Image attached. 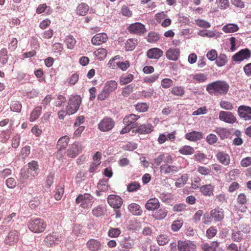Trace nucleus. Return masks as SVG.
I'll use <instances>...</instances> for the list:
<instances>
[{
  "label": "nucleus",
  "mask_w": 251,
  "mask_h": 251,
  "mask_svg": "<svg viewBox=\"0 0 251 251\" xmlns=\"http://www.w3.org/2000/svg\"><path fill=\"white\" fill-rule=\"evenodd\" d=\"M27 226L32 232L40 233L45 231L47 227V223L44 219L41 218H31L28 221Z\"/></svg>",
  "instance_id": "f257e3e1"
},
{
  "label": "nucleus",
  "mask_w": 251,
  "mask_h": 251,
  "mask_svg": "<svg viewBox=\"0 0 251 251\" xmlns=\"http://www.w3.org/2000/svg\"><path fill=\"white\" fill-rule=\"evenodd\" d=\"M229 89V85L225 81H217L208 84L206 87L207 91L210 94L217 92L220 94H226Z\"/></svg>",
  "instance_id": "f03ea898"
},
{
  "label": "nucleus",
  "mask_w": 251,
  "mask_h": 251,
  "mask_svg": "<svg viewBox=\"0 0 251 251\" xmlns=\"http://www.w3.org/2000/svg\"><path fill=\"white\" fill-rule=\"evenodd\" d=\"M94 201L93 196L89 193L80 194L75 199L76 204H80V206L82 208L86 209L91 207Z\"/></svg>",
  "instance_id": "7ed1b4c3"
},
{
  "label": "nucleus",
  "mask_w": 251,
  "mask_h": 251,
  "mask_svg": "<svg viewBox=\"0 0 251 251\" xmlns=\"http://www.w3.org/2000/svg\"><path fill=\"white\" fill-rule=\"evenodd\" d=\"M81 102V99L79 96L71 97L69 100L68 105L66 107L68 115H72L77 111Z\"/></svg>",
  "instance_id": "20e7f679"
},
{
  "label": "nucleus",
  "mask_w": 251,
  "mask_h": 251,
  "mask_svg": "<svg viewBox=\"0 0 251 251\" xmlns=\"http://www.w3.org/2000/svg\"><path fill=\"white\" fill-rule=\"evenodd\" d=\"M115 125V122L112 118L105 117L98 124V128L102 132H108L111 130Z\"/></svg>",
  "instance_id": "39448f33"
},
{
  "label": "nucleus",
  "mask_w": 251,
  "mask_h": 251,
  "mask_svg": "<svg viewBox=\"0 0 251 251\" xmlns=\"http://www.w3.org/2000/svg\"><path fill=\"white\" fill-rule=\"evenodd\" d=\"M237 203L234 207L236 211L241 212H246L247 210V206L246 205L248 202V198L246 195L244 193H240L236 199Z\"/></svg>",
  "instance_id": "423d86ee"
},
{
  "label": "nucleus",
  "mask_w": 251,
  "mask_h": 251,
  "mask_svg": "<svg viewBox=\"0 0 251 251\" xmlns=\"http://www.w3.org/2000/svg\"><path fill=\"white\" fill-rule=\"evenodd\" d=\"M251 51L247 48L241 50L232 57L233 61L240 62L244 60H248L251 58Z\"/></svg>",
  "instance_id": "0eeeda50"
},
{
  "label": "nucleus",
  "mask_w": 251,
  "mask_h": 251,
  "mask_svg": "<svg viewBox=\"0 0 251 251\" xmlns=\"http://www.w3.org/2000/svg\"><path fill=\"white\" fill-rule=\"evenodd\" d=\"M82 146L78 142H75L67 150L66 153L69 157L73 158L76 156L82 151Z\"/></svg>",
  "instance_id": "6e6552de"
},
{
  "label": "nucleus",
  "mask_w": 251,
  "mask_h": 251,
  "mask_svg": "<svg viewBox=\"0 0 251 251\" xmlns=\"http://www.w3.org/2000/svg\"><path fill=\"white\" fill-rule=\"evenodd\" d=\"M219 118L221 121L226 123L233 124L237 121V119L234 115L228 111H221L219 113Z\"/></svg>",
  "instance_id": "1a4fd4ad"
},
{
  "label": "nucleus",
  "mask_w": 251,
  "mask_h": 251,
  "mask_svg": "<svg viewBox=\"0 0 251 251\" xmlns=\"http://www.w3.org/2000/svg\"><path fill=\"white\" fill-rule=\"evenodd\" d=\"M239 116L245 121L251 120V107L246 105H240L238 108Z\"/></svg>",
  "instance_id": "9d476101"
},
{
  "label": "nucleus",
  "mask_w": 251,
  "mask_h": 251,
  "mask_svg": "<svg viewBox=\"0 0 251 251\" xmlns=\"http://www.w3.org/2000/svg\"><path fill=\"white\" fill-rule=\"evenodd\" d=\"M177 247L179 251H190L196 249V245L190 240L178 241Z\"/></svg>",
  "instance_id": "9b49d317"
},
{
  "label": "nucleus",
  "mask_w": 251,
  "mask_h": 251,
  "mask_svg": "<svg viewBox=\"0 0 251 251\" xmlns=\"http://www.w3.org/2000/svg\"><path fill=\"white\" fill-rule=\"evenodd\" d=\"M108 204L113 208L118 209L122 206L123 201L119 196L110 195L107 198Z\"/></svg>",
  "instance_id": "f8f14e48"
},
{
  "label": "nucleus",
  "mask_w": 251,
  "mask_h": 251,
  "mask_svg": "<svg viewBox=\"0 0 251 251\" xmlns=\"http://www.w3.org/2000/svg\"><path fill=\"white\" fill-rule=\"evenodd\" d=\"M127 29L131 33L142 34L146 32L145 25L140 23H135L129 25Z\"/></svg>",
  "instance_id": "ddd939ff"
},
{
  "label": "nucleus",
  "mask_w": 251,
  "mask_h": 251,
  "mask_svg": "<svg viewBox=\"0 0 251 251\" xmlns=\"http://www.w3.org/2000/svg\"><path fill=\"white\" fill-rule=\"evenodd\" d=\"M19 240V234L17 230H12L9 231L5 239L6 244L9 246L15 245Z\"/></svg>",
  "instance_id": "4468645a"
},
{
  "label": "nucleus",
  "mask_w": 251,
  "mask_h": 251,
  "mask_svg": "<svg viewBox=\"0 0 251 251\" xmlns=\"http://www.w3.org/2000/svg\"><path fill=\"white\" fill-rule=\"evenodd\" d=\"M182 167L180 166H176L175 165H168L165 164L160 167V172L164 174H174L182 169Z\"/></svg>",
  "instance_id": "2eb2a0df"
},
{
  "label": "nucleus",
  "mask_w": 251,
  "mask_h": 251,
  "mask_svg": "<svg viewBox=\"0 0 251 251\" xmlns=\"http://www.w3.org/2000/svg\"><path fill=\"white\" fill-rule=\"evenodd\" d=\"M108 40V36L105 33L96 34L91 39L92 44L95 46H100L105 43Z\"/></svg>",
  "instance_id": "dca6fc26"
},
{
  "label": "nucleus",
  "mask_w": 251,
  "mask_h": 251,
  "mask_svg": "<svg viewBox=\"0 0 251 251\" xmlns=\"http://www.w3.org/2000/svg\"><path fill=\"white\" fill-rule=\"evenodd\" d=\"M216 157L219 162L225 166H227L230 163V156L228 153L224 151H219Z\"/></svg>",
  "instance_id": "f3484780"
},
{
  "label": "nucleus",
  "mask_w": 251,
  "mask_h": 251,
  "mask_svg": "<svg viewBox=\"0 0 251 251\" xmlns=\"http://www.w3.org/2000/svg\"><path fill=\"white\" fill-rule=\"evenodd\" d=\"M58 238L56 234L54 233L52 234L48 235L44 239V244L47 247H53L57 244Z\"/></svg>",
  "instance_id": "a211bd4d"
},
{
  "label": "nucleus",
  "mask_w": 251,
  "mask_h": 251,
  "mask_svg": "<svg viewBox=\"0 0 251 251\" xmlns=\"http://www.w3.org/2000/svg\"><path fill=\"white\" fill-rule=\"evenodd\" d=\"M86 246L88 249L91 251H98L101 249L100 242L95 239L89 240L86 243Z\"/></svg>",
  "instance_id": "6ab92c4d"
},
{
  "label": "nucleus",
  "mask_w": 251,
  "mask_h": 251,
  "mask_svg": "<svg viewBox=\"0 0 251 251\" xmlns=\"http://www.w3.org/2000/svg\"><path fill=\"white\" fill-rule=\"evenodd\" d=\"M153 127L151 124L141 125L136 129L132 130V132L142 134H149L153 130Z\"/></svg>",
  "instance_id": "aec40b11"
},
{
  "label": "nucleus",
  "mask_w": 251,
  "mask_h": 251,
  "mask_svg": "<svg viewBox=\"0 0 251 251\" xmlns=\"http://www.w3.org/2000/svg\"><path fill=\"white\" fill-rule=\"evenodd\" d=\"M180 50L176 48H171L166 52V56L169 60L176 61L179 56Z\"/></svg>",
  "instance_id": "412c9836"
},
{
  "label": "nucleus",
  "mask_w": 251,
  "mask_h": 251,
  "mask_svg": "<svg viewBox=\"0 0 251 251\" xmlns=\"http://www.w3.org/2000/svg\"><path fill=\"white\" fill-rule=\"evenodd\" d=\"M203 138V134L201 132L193 131L185 135V138L190 141L195 142Z\"/></svg>",
  "instance_id": "4be33fe9"
},
{
  "label": "nucleus",
  "mask_w": 251,
  "mask_h": 251,
  "mask_svg": "<svg viewBox=\"0 0 251 251\" xmlns=\"http://www.w3.org/2000/svg\"><path fill=\"white\" fill-rule=\"evenodd\" d=\"M70 140L68 136H64L61 137L57 142V148L59 151L64 150L67 146Z\"/></svg>",
  "instance_id": "5701e85b"
},
{
  "label": "nucleus",
  "mask_w": 251,
  "mask_h": 251,
  "mask_svg": "<svg viewBox=\"0 0 251 251\" xmlns=\"http://www.w3.org/2000/svg\"><path fill=\"white\" fill-rule=\"evenodd\" d=\"M210 215L215 221L220 222L224 218V212L222 209H214L211 211Z\"/></svg>",
  "instance_id": "b1692460"
},
{
  "label": "nucleus",
  "mask_w": 251,
  "mask_h": 251,
  "mask_svg": "<svg viewBox=\"0 0 251 251\" xmlns=\"http://www.w3.org/2000/svg\"><path fill=\"white\" fill-rule=\"evenodd\" d=\"M42 107L41 106H37L35 107L30 113L29 120L30 122H34L36 121L41 114Z\"/></svg>",
  "instance_id": "393cba45"
},
{
  "label": "nucleus",
  "mask_w": 251,
  "mask_h": 251,
  "mask_svg": "<svg viewBox=\"0 0 251 251\" xmlns=\"http://www.w3.org/2000/svg\"><path fill=\"white\" fill-rule=\"evenodd\" d=\"M128 208L129 211L134 215L140 216L143 212L140 206L135 203H132L130 204L128 206Z\"/></svg>",
  "instance_id": "a878e982"
},
{
  "label": "nucleus",
  "mask_w": 251,
  "mask_h": 251,
  "mask_svg": "<svg viewBox=\"0 0 251 251\" xmlns=\"http://www.w3.org/2000/svg\"><path fill=\"white\" fill-rule=\"evenodd\" d=\"M200 191L204 196H212L213 195L214 186L210 184L203 185L200 187Z\"/></svg>",
  "instance_id": "bb28decb"
},
{
  "label": "nucleus",
  "mask_w": 251,
  "mask_h": 251,
  "mask_svg": "<svg viewBox=\"0 0 251 251\" xmlns=\"http://www.w3.org/2000/svg\"><path fill=\"white\" fill-rule=\"evenodd\" d=\"M139 118V116L131 114L124 118L123 123L126 125L130 126L132 124H134Z\"/></svg>",
  "instance_id": "cd10ccee"
},
{
  "label": "nucleus",
  "mask_w": 251,
  "mask_h": 251,
  "mask_svg": "<svg viewBox=\"0 0 251 251\" xmlns=\"http://www.w3.org/2000/svg\"><path fill=\"white\" fill-rule=\"evenodd\" d=\"M89 9V6L86 3L82 2L77 7L76 12L80 16H84L88 13Z\"/></svg>",
  "instance_id": "c85d7f7f"
},
{
  "label": "nucleus",
  "mask_w": 251,
  "mask_h": 251,
  "mask_svg": "<svg viewBox=\"0 0 251 251\" xmlns=\"http://www.w3.org/2000/svg\"><path fill=\"white\" fill-rule=\"evenodd\" d=\"M239 29L238 25L235 24H228L222 27V30L227 33L236 32Z\"/></svg>",
  "instance_id": "c756f323"
},
{
  "label": "nucleus",
  "mask_w": 251,
  "mask_h": 251,
  "mask_svg": "<svg viewBox=\"0 0 251 251\" xmlns=\"http://www.w3.org/2000/svg\"><path fill=\"white\" fill-rule=\"evenodd\" d=\"M219 245V243L217 241L212 242L210 244L206 243L201 245V249L204 251H215Z\"/></svg>",
  "instance_id": "7c9ffc66"
},
{
  "label": "nucleus",
  "mask_w": 251,
  "mask_h": 251,
  "mask_svg": "<svg viewBox=\"0 0 251 251\" xmlns=\"http://www.w3.org/2000/svg\"><path fill=\"white\" fill-rule=\"evenodd\" d=\"M145 208L149 211H154L157 209V199H149L145 204Z\"/></svg>",
  "instance_id": "2f4dec72"
},
{
  "label": "nucleus",
  "mask_w": 251,
  "mask_h": 251,
  "mask_svg": "<svg viewBox=\"0 0 251 251\" xmlns=\"http://www.w3.org/2000/svg\"><path fill=\"white\" fill-rule=\"evenodd\" d=\"M118 83L115 80L107 81L104 84L105 88L110 93L117 89Z\"/></svg>",
  "instance_id": "473e14b6"
},
{
  "label": "nucleus",
  "mask_w": 251,
  "mask_h": 251,
  "mask_svg": "<svg viewBox=\"0 0 251 251\" xmlns=\"http://www.w3.org/2000/svg\"><path fill=\"white\" fill-rule=\"evenodd\" d=\"M228 59L226 55L224 53H220L216 60V64L218 67L225 66L227 62Z\"/></svg>",
  "instance_id": "72a5a7b5"
},
{
  "label": "nucleus",
  "mask_w": 251,
  "mask_h": 251,
  "mask_svg": "<svg viewBox=\"0 0 251 251\" xmlns=\"http://www.w3.org/2000/svg\"><path fill=\"white\" fill-rule=\"evenodd\" d=\"M188 175L187 174L182 175L180 178H178L175 182L176 187L181 188L184 186L188 180Z\"/></svg>",
  "instance_id": "f704fd0d"
},
{
  "label": "nucleus",
  "mask_w": 251,
  "mask_h": 251,
  "mask_svg": "<svg viewBox=\"0 0 251 251\" xmlns=\"http://www.w3.org/2000/svg\"><path fill=\"white\" fill-rule=\"evenodd\" d=\"M98 189L102 192H106L110 188L108 179H101L98 184Z\"/></svg>",
  "instance_id": "c9c22d12"
},
{
  "label": "nucleus",
  "mask_w": 251,
  "mask_h": 251,
  "mask_svg": "<svg viewBox=\"0 0 251 251\" xmlns=\"http://www.w3.org/2000/svg\"><path fill=\"white\" fill-rule=\"evenodd\" d=\"M94 54L97 59L103 60L107 56V51L103 48H100L94 51Z\"/></svg>",
  "instance_id": "e433bc0d"
},
{
  "label": "nucleus",
  "mask_w": 251,
  "mask_h": 251,
  "mask_svg": "<svg viewBox=\"0 0 251 251\" xmlns=\"http://www.w3.org/2000/svg\"><path fill=\"white\" fill-rule=\"evenodd\" d=\"M171 93L176 96L182 97L185 94L184 88L180 86H174L172 88Z\"/></svg>",
  "instance_id": "4c0bfd02"
},
{
  "label": "nucleus",
  "mask_w": 251,
  "mask_h": 251,
  "mask_svg": "<svg viewBox=\"0 0 251 251\" xmlns=\"http://www.w3.org/2000/svg\"><path fill=\"white\" fill-rule=\"evenodd\" d=\"M194 148L190 146H184L180 148L178 152L183 155H191L194 153Z\"/></svg>",
  "instance_id": "58836bf2"
},
{
  "label": "nucleus",
  "mask_w": 251,
  "mask_h": 251,
  "mask_svg": "<svg viewBox=\"0 0 251 251\" xmlns=\"http://www.w3.org/2000/svg\"><path fill=\"white\" fill-rule=\"evenodd\" d=\"M172 161V156L168 153H164L158 156V164L163 161L166 163H171Z\"/></svg>",
  "instance_id": "ea45409f"
},
{
  "label": "nucleus",
  "mask_w": 251,
  "mask_h": 251,
  "mask_svg": "<svg viewBox=\"0 0 251 251\" xmlns=\"http://www.w3.org/2000/svg\"><path fill=\"white\" fill-rule=\"evenodd\" d=\"M65 42L68 49H73L75 46L76 40L72 35H68L66 37Z\"/></svg>",
  "instance_id": "a19ab883"
},
{
  "label": "nucleus",
  "mask_w": 251,
  "mask_h": 251,
  "mask_svg": "<svg viewBox=\"0 0 251 251\" xmlns=\"http://www.w3.org/2000/svg\"><path fill=\"white\" fill-rule=\"evenodd\" d=\"M134 78L133 75L129 74L126 75H123L120 78V84L121 85L126 84L131 82Z\"/></svg>",
  "instance_id": "79ce46f5"
},
{
  "label": "nucleus",
  "mask_w": 251,
  "mask_h": 251,
  "mask_svg": "<svg viewBox=\"0 0 251 251\" xmlns=\"http://www.w3.org/2000/svg\"><path fill=\"white\" fill-rule=\"evenodd\" d=\"M137 44V40L135 39H128L125 44V49L126 50H132L135 49Z\"/></svg>",
  "instance_id": "37998d69"
},
{
  "label": "nucleus",
  "mask_w": 251,
  "mask_h": 251,
  "mask_svg": "<svg viewBox=\"0 0 251 251\" xmlns=\"http://www.w3.org/2000/svg\"><path fill=\"white\" fill-rule=\"evenodd\" d=\"M190 77L199 83L204 82L207 79L206 75L202 73L192 75Z\"/></svg>",
  "instance_id": "c03bdc74"
},
{
  "label": "nucleus",
  "mask_w": 251,
  "mask_h": 251,
  "mask_svg": "<svg viewBox=\"0 0 251 251\" xmlns=\"http://www.w3.org/2000/svg\"><path fill=\"white\" fill-rule=\"evenodd\" d=\"M8 51L6 49L3 48L0 50V62L4 65L5 64L8 60Z\"/></svg>",
  "instance_id": "a18cd8bd"
},
{
  "label": "nucleus",
  "mask_w": 251,
  "mask_h": 251,
  "mask_svg": "<svg viewBox=\"0 0 251 251\" xmlns=\"http://www.w3.org/2000/svg\"><path fill=\"white\" fill-rule=\"evenodd\" d=\"M220 107L226 110H232L234 108L233 104L230 101L222 100L220 102Z\"/></svg>",
  "instance_id": "49530a36"
},
{
  "label": "nucleus",
  "mask_w": 251,
  "mask_h": 251,
  "mask_svg": "<svg viewBox=\"0 0 251 251\" xmlns=\"http://www.w3.org/2000/svg\"><path fill=\"white\" fill-rule=\"evenodd\" d=\"M121 230L118 228L110 227L108 232V235L110 237L116 238L121 234Z\"/></svg>",
  "instance_id": "de8ad7c7"
},
{
  "label": "nucleus",
  "mask_w": 251,
  "mask_h": 251,
  "mask_svg": "<svg viewBox=\"0 0 251 251\" xmlns=\"http://www.w3.org/2000/svg\"><path fill=\"white\" fill-rule=\"evenodd\" d=\"M183 221L182 220H177L173 222L171 225V229L174 231H177L182 227Z\"/></svg>",
  "instance_id": "09e8293b"
},
{
  "label": "nucleus",
  "mask_w": 251,
  "mask_h": 251,
  "mask_svg": "<svg viewBox=\"0 0 251 251\" xmlns=\"http://www.w3.org/2000/svg\"><path fill=\"white\" fill-rule=\"evenodd\" d=\"M64 193V188L62 186H58L55 190L54 198L57 201H59L61 199Z\"/></svg>",
  "instance_id": "8fccbe9b"
},
{
  "label": "nucleus",
  "mask_w": 251,
  "mask_h": 251,
  "mask_svg": "<svg viewBox=\"0 0 251 251\" xmlns=\"http://www.w3.org/2000/svg\"><path fill=\"white\" fill-rule=\"evenodd\" d=\"M216 3L220 9H226L229 6L228 0H216Z\"/></svg>",
  "instance_id": "3c124183"
},
{
  "label": "nucleus",
  "mask_w": 251,
  "mask_h": 251,
  "mask_svg": "<svg viewBox=\"0 0 251 251\" xmlns=\"http://www.w3.org/2000/svg\"><path fill=\"white\" fill-rule=\"evenodd\" d=\"M92 213L94 216L98 217L104 214V210L101 206L99 205L93 209Z\"/></svg>",
  "instance_id": "603ef678"
},
{
  "label": "nucleus",
  "mask_w": 251,
  "mask_h": 251,
  "mask_svg": "<svg viewBox=\"0 0 251 251\" xmlns=\"http://www.w3.org/2000/svg\"><path fill=\"white\" fill-rule=\"evenodd\" d=\"M41 204V198L38 197L33 198L29 201V206L31 209H35Z\"/></svg>",
  "instance_id": "864d4df0"
},
{
  "label": "nucleus",
  "mask_w": 251,
  "mask_h": 251,
  "mask_svg": "<svg viewBox=\"0 0 251 251\" xmlns=\"http://www.w3.org/2000/svg\"><path fill=\"white\" fill-rule=\"evenodd\" d=\"M10 107L11 111L19 112L22 109V104L17 101H12Z\"/></svg>",
  "instance_id": "5fc2aeb1"
},
{
  "label": "nucleus",
  "mask_w": 251,
  "mask_h": 251,
  "mask_svg": "<svg viewBox=\"0 0 251 251\" xmlns=\"http://www.w3.org/2000/svg\"><path fill=\"white\" fill-rule=\"evenodd\" d=\"M140 184L136 181L133 182L127 185V190L129 192H134L139 189L140 188Z\"/></svg>",
  "instance_id": "6e6d98bb"
},
{
  "label": "nucleus",
  "mask_w": 251,
  "mask_h": 251,
  "mask_svg": "<svg viewBox=\"0 0 251 251\" xmlns=\"http://www.w3.org/2000/svg\"><path fill=\"white\" fill-rule=\"evenodd\" d=\"M110 94V93L103 87L102 91L98 95V99L101 100H104L109 97Z\"/></svg>",
  "instance_id": "4d7b16f0"
},
{
  "label": "nucleus",
  "mask_w": 251,
  "mask_h": 251,
  "mask_svg": "<svg viewBox=\"0 0 251 251\" xmlns=\"http://www.w3.org/2000/svg\"><path fill=\"white\" fill-rule=\"evenodd\" d=\"M214 131L217 133L221 139H224L227 133V130L225 128L217 127Z\"/></svg>",
  "instance_id": "13d9d810"
},
{
  "label": "nucleus",
  "mask_w": 251,
  "mask_h": 251,
  "mask_svg": "<svg viewBox=\"0 0 251 251\" xmlns=\"http://www.w3.org/2000/svg\"><path fill=\"white\" fill-rule=\"evenodd\" d=\"M218 139V137L216 135L212 133L208 134L206 138V142L210 145H213L216 143Z\"/></svg>",
  "instance_id": "bf43d9fd"
},
{
  "label": "nucleus",
  "mask_w": 251,
  "mask_h": 251,
  "mask_svg": "<svg viewBox=\"0 0 251 251\" xmlns=\"http://www.w3.org/2000/svg\"><path fill=\"white\" fill-rule=\"evenodd\" d=\"M232 239L236 242H240L243 238V234L240 231H233L231 236Z\"/></svg>",
  "instance_id": "052dcab7"
},
{
  "label": "nucleus",
  "mask_w": 251,
  "mask_h": 251,
  "mask_svg": "<svg viewBox=\"0 0 251 251\" xmlns=\"http://www.w3.org/2000/svg\"><path fill=\"white\" fill-rule=\"evenodd\" d=\"M133 90V86L132 84H130L125 87L122 91V95L126 97L128 96L132 92Z\"/></svg>",
  "instance_id": "680f3d73"
},
{
  "label": "nucleus",
  "mask_w": 251,
  "mask_h": 251,
  "mask_svg": "<svg viewBox=\"0 0 251 251\" xmlns=\"http://www.w3.org/2000/svg\"><path fill=\"white\" fill-rule=\"evenodd\" d=\"M217 230L214 226H211L206 231V236L208 238L211 239L214 237L217 234Z\"/></svg>",
  "instance_id": "e2e57ef3"
},
{
  "label": "nucleus",
  "mask_w": 251,
  "mask_h": 251,
  "mask_svg": "<svg viewBox=\"0 0 251 251\" xmlns=\"http://www.w3.org/2000/svg\"><path fill=\"white\" fill-rule=\"evenodd\" d=\"M161 84L164 88H168L173 85V81L171 79L166 78L161 80Z\"/></svg>",
  "instance_id": "0e129e2a"
},
{
  "label": "nucleus",
  "mask_w": 251,
  "mask_h": 251,
  "mask_svg": "<svg viewBox=\"0 0 251 251\" xmlns=\"http://www.w3.org/2000/svg\"><path fill=\"white\" fill-rule=\"evenodd\" d=\"M196 24L199 26L203 28H209L211 26V25L209 23L201 19L197 20L196 21Z\"/></svg>",
  "instance_id": "69168bd1"
},
{
  "label": "nucleus",
  "mask_w": 251,
  "mask_h": 251,
  "mask_svg": "<svg viewBox=\"0 0 251 251\" xmlns=\"http://www.w3.org/2000/svg\"><path fill=\"white\" fill-rule=\"evenodd\" d=\"M217 52L215 50H211L208 51L206 54V56L208 59L211 61H214L217 58Z\"/></svg>",
  "instance_id": "338daca9"
},
{
  "label": "nucleus",
  "mask_w": 251,
  "mask_h": 251,
  "mask_svg": "<svg viewBox=\"0 0 251 251\" xmlns=\"http://www.w3.org/2000/svg\"><path fill=\"white\" fill-rule=\"evenodd\" d=\"M117 66L123 71L126 70L130 66V63L128 61L125 62H118L116 63Z\"/></svg>",
  "instance_id": "774afa93"
}]
</instances>
